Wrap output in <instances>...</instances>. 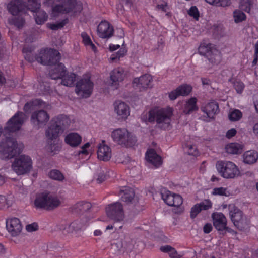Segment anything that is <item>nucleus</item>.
I'll return each instance as SVG.
<instances>
[{
  "instance_id": "nucleus-14",
  "label": "nucleus",
  "mask_w": 258,
  "mask_h": 258,
  "mask_svg": "<svg viewBox=\"0 0 258 258\" xmlns=\"http://www.w3.org/2000/svg\"><path fill=\"white\" fill-rule=\"evenodd\" d=\"M30 5L29 3L26 5L25 2L22 0H12L7 5V10L13 16L17 15L19 13L22 12L25 10H30L28 8Z\"/></svg>"
},
{
  "instance_id": "nucleus-29",
  "label": "nucleus",
  "mask_w": 258,
  "mask_h": 258,
  "mask_svg": "<svg viewBox=\"0 0 258 258\" xmlns=\"http://www.w3.org/2000/svg\"><path fill=\"white\" fill-rule=\"evenodd\" d=\"M243 159L245 164H252L257 161L258 153L254 150L247 151L243 154Z\"/></svg>"
},
{
  "instance_id": "nucleus-2",
  "label": "nucleus",
  "mask_w": 258,
  "mask_h": 258,
  "mask_svg": "<svg viewBox=\"0 0 258 258\" xmlns=\"http://www.w3.org/2000/svg\"><path fill=\"white\" fill-rule=\"evenodd\" d=\"M173 115V109L171 107L160 108L156 107L148 112H143L141 116L143 122H156L158 127L166 130L171 126V117Z\"/></svg>"
},
{
  "instance_id": "nucleus-44",
  "label": "nucleus",
  "mask_w": 258,
  "mask_h": 258,
  "mask_svg": "<svg viewBox=\"0 0 258 258\" xmlns=\"http://www.w3.org/2000/svg\"><path fill=\"white\" fill-rule=\"evenodd\" d=\"M48 176L50 178L59 181H62L64 178L61 172L56 169L51 170L48 173Z\"/></svg>"
},
{
  "instance_id": "nucleus-10",
  "label": "nucleus",
  "mask_w": 258,
  "mask_h": 258,
  "mask_svg": "<svg viewBox=\"0 0 258 258\" xmlns=\"http://www.w3.org/2000/svg\"><path fill=\"white\" fill-rule=\"evenodd\" d=\"M114 141L125 147H131L136 142L134 136L126 129H117L114 131Z\"/></svg>"
},
{
  "instance_id": "nucleus-39",
  "label": "nucleus",
  "mask_w": 258,
  "mask_h": 258,
  "mask_svg": "<svg viewBox=\"0 0 258 258\" xmlns=\"http://www.w3.org/2000/svg\"><path fill=\"white\" fill-rule=\"evenodd\" d=\"M44 104L45 103L42 100L36 99L26 103L24 106V110L27 113L31 110H33L34 109L33 106H39L41 107H43Z\"/></svg>"
},
{
  "instance_id": "nucleus-55",
  "label": "nucleus",
  "mask_w": 258,
  "mask_h": 258,
  "mask_svg": "<svg viewBox=\"0 0 258 258\" xmlns=\"http://www.w3.org/2000/svg\"><path fill=\"white\" fill-rule=\"evenodd\" d=\"M169 256L171 258H180L183 256V254L178 253L176 250L174 248L172 247L171 249L168 253Z\"/></svg>"
},
{
  "instance_id": "nucleus-60",
  "label": "nucleus",
  "mask_w": 258,
  "mask_h": 258,
  "mask_svg": "<svg viewBox=\"0 0 258 258\" xmlns=\"http://www.w3.org/2000/svg\"><path fill=\"white\" fill-rule=\"evenodd\" d=\"M106 212L107 216L110 219L113 218V204L108 205L106 208Z\"/></svg>"
},
{
  "instance_id": "nucleus-52",
  "label": "nucleus",
  "mask_w": 258,
  "mask_h": 258,
  "mask_svg": "<svg viewBox=\"0 0 258 258\" xmlns=\"http://www.w3.org/2000/svg\"><path fill=\"white\" fill-rule=\"evenodd\" d=\"M202 211L200 206L198 204L195 205L190 210V217L194 219L196 217L199 213Z\"/></svg>"
},
{
  "instance_id": "nucleus-61",
  "label": "nucleus",
  "mask_w": 258,
  "mask_h": 258,
  "mask_svg": "<svg viewBox=\"0 0 258 258\" xmlns=\"http://www.w3.org/2000/svg\"><path fill=\"white\" fill-rule=\"evenodd\" d=\"M180 95L179 94L177 88L169 93V97L171 100H172L176 99Z\"/></svg>"
},
{
  "instance_id": "nucleus-17",
  "label": "nucleus",
  "mask_w": 258,
  "mask_h": 258,
  "mask_svg": "<svg viewBox=\"0 0 258 258\" xmlns=\"http://www.w3.org/2000/svg\"><path fill=\"white\" fill-rule=\"evenodd\" d=\"M97 34L102 38L108 39L113 36V27L106 21H101L97 27Z\"/></svg>"
},
{
  "instance_id": "nucleus-36",
  "label": "nucleus",
  "mask_w": 258,
  "mask_h": 258,
  "mask_svg": "<svg viewBox=\"0 0 258 258\" xmlns=\"http://www.w3.org/2000/svg\"><path fill=\"white\" fill-rule=\"evenodd\" d=\"M242 146L238 143H231L227 144L225 147L226 152L231 154H237L241 151Z\"/></svg>"
},
{
  "instance_id": "nucleus-56",
  "label": "nucleus",
  "mask_w": 258,
  "mask_h": 258,
  "mask_svg": "<svg viewBox=\"0 0 258 258\" xmlns=\"http://www.w3.org/2000/svg\"><path fill=\"white\" fill-rule=\"evenodd\" d=\"M230 0H217L215 6L225 7L230 6Z\"/></svg>"
},
{
  "instance_id": "nucleus-64",
  "label": "nucleus",
  "mask_w": 258,
  "mask_h": 258,
  "mask_svg": "<svg viewBox=\"0 0 258 258\" xmlns=\"http://www.w3.org/2000/svg\"><path fill=\"white\" fill-rule=\"evenodd\" d=\"M172 247L170 245H166L161 246L160 249L163 252L169 253Z\"/></svg>"
},
{
  "instance_id": "nucleus-41",
  "label": "nucleus",
  "mask_w": 258,
  "mask_h": 258,
  "mask_svg": "<svg viewBox=\"0 0 258 258\" xmlns=\"http://www.w3.org/2000/svg\"><path fill=\"white\" fill-rule=\"evenodd\" d=\"M211 195L213 196L228 197L230 195V192L227 188L220 187L213 188Z\"/></svg>"
},
{
  "instance_id": "nucleus-50",
  "label": "nucleus",
  "mask_w": 258,
  "mask_h": 258,
  "mask_svg": "<svg viewBox=\"0 0 258 258\" xmlns=\"http://www.w3.org/2000/svg\"><path fill=\"white\" fill-rule=\"evenodd\" d=\"M198 204L200 206L202 211L209 210L212 207L213 205L212 202L209 199H205Z\"/></svg>"
},
{
  "instance_id": "nucleus-3",
  "label": "nucleus",
  "mask_w": 258,
  "mask_h": 258,
  "mask_svg": "<svg viewBox=\"0 0 258 258\" xmlns=\"http://www.w3.org/2000/svg\"><path fill=\"white\" fill-rule=\"evenodd\" d=\"M70 122L69 119L64 115H60L53 118L51 121L50 126L46 131V137L48 139L55 140L63 132Z\"/></svg>"
},
{
  "instance_id": "nucleus-31",
  "label": "nucleus",
  "mask_w": 258,
  "mask_h": 258,
  "mask_svg": "<svg viewBox=\"0 0 258 258\" xmlns=\"http://www.w3.org/2000/svg\"><path fill=\"white\" fill-rule=\"evenodd\" d=\"M60 79H61V84L67 87H72L74 85L76 79V75L74 73L66 72Z\"/></svg>"
},
{
  "instance_id": "nucleus-40",
  "label": "nucleus",
  "mask_w": 258,
  "mask_h": 258,
  "mask_svg": "<svg viewBox=\"0 0 258 258\" xmlns=\"http://www.w3.org/2000/svg\"><path fill=\"white\" fill-rule=\"evenodd\" d=\"M9 23L11 24L14 25L18 29H21L25 24V20L24 18L21 16L17 17H13L9 19Z\"/></svg>"
},
{
  "instance_id": "nucleus-38",
  "label": "nucleus",
  "mask_w": 258,
  "mask_h": 258,
  "mask_svg": "<svg viewBox=\"0 0 258 258\" xmlns=\"http://www.w3.org/2000/svg\"><path fill=\"white\" fill-rule=\"evenodd\" d=\"M91 204L89 202H80L73 206V209L77 213L86 212L91 208Z\"/></svg>"
},
{
  "instance_id": "nucleus-1",
  "label": "nucleus",
  "mask_w": 258,
  "mask_h": 258,
  "mask_svg": "<svg viewBox=\"0 0 258 258\" xmlns=\"http://www.w3.org/2000/svg\"><path fill=\"white\" fill-rule=\"evenodd\" d=\"M25 114L18 112L7 122V126L3 129L5 138L0 142V153L5 158L10 159L19 155L22 151L23 145L18 143L16 139L11 137V133L20 129L24 123Z\"/></svg>"
},
{
  "instance_id": "nucleus-13",
  "label": "nucleus",
  "mask_w": 258,
  "mask_h": 258,
  "mask_svg": "<svg viewBox=\"0 0 258 258\" xmlns=\"http://www.w3.org/2000/svg\"><path fill=\"white\" fill-rule=\"evenodd\" d=\"M49 118L50 117L47 112L43 109H40L32 113L31 121L34 126L39 128L44 126L49 121Z\"/></svg>"
},
{
  "instance_id": "nucleus-47",
  "label": "nucleus",
  "mask_w": 258,
  "mask_h": 258,
  "mask_svg": "<svg viewBox=\"0 0 258 258\" xmlns=\"http://www.w3.org/2000/svg\"><path fill=\"white\" fill-rule=\"evenodd\" d=\"M94 178L96 179L98 183H101L107 179V175L104 173V171L100 167L97 169V173Z\"/></svg>"
},
{
  "instance_id": "nucleus-4",
  "label": "nucleus",
  "mask_w": 258,
  "mask_h": 258,
  "mask_svg": "<svg viewBox=\"0 0 258 258\" xmlns=\"http://www.w3.org/2000/svg\"><path fill=\"white\" fill-rule=\"evenodd\" d=\"M61 203L58 198L54 195L45 191L38 195L35 200L34 204L37 208L52 210L58 207Z\"/></svg>"
},
{
  "instance_id": "nucleus-26",
  "label": "nucleus",
  "mask_w": 258,
  "mask_h": 258,
  "mask_svg": "<svg viewBox=\"0 0 258 258\" xmlns=\"http://www.w3.org/2000/svg\"><path fill=\"white\" fill-rule=\"evenodd\" d=\"M97 153L98 159L104 161H108L112 155L111 149L105 145H100L98 147Z\"/></svg>"
},
{
  "instance_id": "nucleus-35",
  "label": "nucleus",
  "mask_w": 258,
  "mask_h": 258,
  "mask_svg": "<svg viewBox=\"0 0 258 258\" xmlns=\"http://www.w3.org/2000/svg\"><path fill=\"white\" fill-rule=\"evenodd\" d=\"M126 76V74L122 68L114 70V86L122 82Z\"/></svg>"
},
{
  "instance_id": "nucleus-45",
  "label": "nucleus",
  "mask_w": 258,
  "mask_h": 258,
  "mask_svg": "<svg viewBox=\"0 0 258 258\" xmlns=\"http://www.w3.org/2000/svg\"><path fill=\"white\" fill-rule=\"evenodd\" d=\"M253 5L252 0H240V8L246 12L249 13Z\"/></svg>"
},
{
  "instance_id": "nucleus-59",
  "label": "nucleus",
  "mask_w": 258,
  "mask_h": 258,
  "mask_svg": "<svg viewBox=\"0 0 258 258\" xmlns=\"http://www.w3.org/2000/svg\"><path fill=\"white\" fill-rule=\"evenodd\" d=\"M7 208L8 206L7 205L6 197L0 195V209H5Z\"/></svg>"
},
{
  "instance_id": "nucleus-27",
  "label": "nucleus",
  "mask_w": 258,
  "mask_h": 258,
  "mask_svg": "<svg viewBox=\"0 0 258 258\" xmlns=\"http://www.w3.org/2000/svg\"><path fill=\"white\" fill-rule=\"evenodd\" d=\"M184 152L189 155L197 157L200 155V152L196 145L191 140L187 141L183 146Z\"/></svg>"
},
{
  "instance_id": "nucleus-20",
  "label": "nucleus",
  "mask_w": 258,
  "mask_h": 258,
  "mask_svg": "<svg viewBox=\"0 0 258 258\" xmlns=\"http://www.w3.org/2000/svg\"><path fill=\"white\" fill-rule=\"evenodd\" d=\"M90 219L87 217H83L80 220H76L68 226L67 233H77L83 230L87 225Z\"/></svg>"
},
{
  "instance_id": "nucleus-8",
  "label": "nucleus",
  "mask_w": 258,
  "mask_h": 258,
  "mask_svg": "<svg viewBox=\"0 0 258 258\" xmlns=\"http://www.w3.org/2000/svg\"><path fill=\"white\" fill-rule=\"evenodd\" d=\"M198 53L206 56L212 63H216L219 61V52L215 46L209 43H201L198 49Z\"/></svg>"
},
{
  "instance_id": "nucleus-30",
  "label": "nucleus",
  "mask_w": 258,
  "mask_h": 258,
  "mask_svg": "<svg viewBox=\"0 0 258 258\" xmlns=\"http://www.w3.org/2000/svg\"><path fill=\"white\" fill-rule=\"evenodd\" d=\"M197 99L196 97H191L187 100L184 104L183 112L185 114H189L191 112L198 110L197 105Z\"/></svg>"
},
{
  "instance_id": "nucleus-25",
  "label": "nucleus",
  "mask_w": 258,
  "mask_h": 258,
  "mask_svg": "<svg viewBox=\"0 0 258 258\" xmlns=\"http://www.w3.org/2000/svg\"><path fill=\"white\" fill-rule=\"evenodd\" d=\"M118 195L122 201L126 203L131 202L135 196L134 190L128 186L119 187Z\"/></svg>"
},
{
  "instance_id": "nucleus-54",
  "label": "nucleus",
  "mask_w": 258,
  "mask_h": 258,
  "mask_svg": "<svg viewBox=\"0 0 258 258\" xmlns=\"http://www.w3.org/2000/svg\"><path fill=\"white\" fill-rule=\"evenodd\" d=\"M188 14L193 17L196 20H198L199 13L198 9L196 6H192L188 12Z\"/></svg>"
},
{
  "instance_id": "nucleus-7",
  "label": "nucleus",
  "mask_w": 258,
  "mask_h": 258,
  "mask_svg": "<svg viewBox=\"0 0 258 258\" xmlns=\"http://www.w3.org/2000/svg\"><path fill=\"white\" fill-rule=\"evenodd\" d=\"M32 160L29 156L21 155L15 159L12 168L17 175H23L30 171L32 167Z\"/></svg>"
},
{
  "instance_id": "nucleus-58",
  "label": "nucleus",
  "mask_w": 258,
  "mask_h": 258,
  "mask_svg": "<svg viewBox=\"0 0 258 258\" xmlns=\"http://www.w3.org/2000/svg\"><path fill=\"white\" fill-rule=\"evenodd\" d=\"M81 37L83 39V42L85 45H88L91 43V40L88 35L85 32L81 33Z\"/></svg>"
},
{
  "instance_id": "nucleus-18",
  "label": "nucleus",
  "mask_w": 258,
  "mask_h": 258,
  "mask_svg": "<svg viewBox=\"0 0 258 258\" xmlns=\"http://www.w3.org/2000/svg\"><path fill=\"white\" fill-rule=\"evenodd\" d=\"M6 228L12 236H16L21 232L22 226L19 219L13 218L7 220Z\"/></svg>"
},
{
  "instance_id": "nucleus-42",
  "label": "nucleus",
  "mask_w": 258,
  "mask_h": 258,
  "mask_svg": "<svg viewBox=\"0 0 258 258\" xmlns=\"http://www.w3.org/2000/svg\"><path fill=\"white\" fill-rule=\"evenodd\" d=\"M233 16L234 22L238 23L242 22L246 19L245 14L239 10H235L233 12Z\"/></svg>"
},
{
  "instance_id": "nucleus-24",
  "label": "nucleus",
  "mask_w": 258,
  "mask_h": 258,
  "mask_svg": "<svg viewBox=\"0 0 258 258\" xmlns=\"http://www.w3.org/2000/svg\"><path fill=\"white\" fill-rule=\"evenodd\" d=\"M124 218V212L122 205L119 202L114 204V224L119 223V228L122 227V221Z\"/></svg>"
},
{
  "instance_id": "nucleus-22",
  "label": "nucleus",
  "mask_w": 258,
  "mask_h": 258,
  "mask_svg": "<svg viewBox=\"0 0 258 258\" xmlns=\"http://www.w3.org/2000/svg\"><path fill=\"white\" fill-rule=\"evenodd\" d=\"M114 110L116 113L119 119L125 120L130 115V111L129 106L123 102H116Z\"/></svg>"
},
{
  "instance_id": "nucleus-23",
  "label": "nucleus",
  "mask_w": 258,
  "mask_h": 258,
  "mask_svg": "<svg viewBox=\"0 0 258 258\" xmlns=\"http://www.w3.org/2000/svg\"><path fill=\"white\" fill-rule=\"evenodd\" d=\"M66 72L67 69L64 65L59 62L56 64L51 66L49 71V75L52 79L56 80L62 77Z\"/></svg>"
},
{
  "instance_id": "nucleus-11",
  "label": "nucleus",
  "mask_w": 258,
  "mask_h": 258,
  "mask_svg": "<svg viewBox=\"0 0 258 258\" xmlns=\"http://www.w3.org/2000/svg\"><path fill=\"white\" fill-rule=\"evenodd\" d=\"M93 86L90 77L85 76L76 83L75 91L78 95L86 98L91 95Z\"/></svg>"
},
{
  "instance_id": "nucleus-43",
  "label": "nucleus",
  "mask_w": 258,
  "mask_h": 258,
  "mask_svg": "<svg viewBox=\"0 0 258 258\" xmlns=\"http://www.w3.org/2000/svg\"><path fill=\"white\" fill-rule=\"evenodd\" d=\"M177 89L180 96H186L191 91L192 87L190 85L183 84L179 86Z\"/></svg>"
},
{
  "instance_id": "nucleus-63",
  "label": "nucleus",
  "mask_w": 258,
  "mask_h": 258,
  "mask_svg": "<svg viewBox=\"0 0 258 258\" xmlns=\"http://www.w3.org/2000/svg\"><path fill=\"white\" fill-rule=\"evenodd\" d=\"M90 146L89 143H86L84 146L81 147V149L78 151V154H87L88 151L86 150L87 148Z\"/></svg>"
},
{
  "instance_id": "nucleus-21",
  "label": "nucleus",
  "mask_w": 258,
  "mask_h": 258,
  "mask_svg": "<svg viewBox=\"0 0 258 258\" xmlns=\"http://www.w3.org/2000/svg\"><path fill=\"white\" fill-rule=\"evenodd\" d=\"M146 161L154 168H158L162 164V158L153 149L147 150L146 156Z\"/></svg>"
},
{
  "instance_id": "nucleus-48",
  "label": "nucleus",
  "mask_w": 258,
  "mask_h": 258,
  "mask_svg": "<svg viewBox=\"0 0 258 258\" xmlns=\"http://www.w3.org/2000/svg\"><path fill=\"white\" fill-rule=\"evenodd\" d=\"M242 116V112L238 109H234L231 111L228 117L229 119L232 121H238L241 118Z\"/></svg>"
},
{
  "instance_id": "nucleus-37",
  "label": "nucleus",
  "mask_w": 258,
  "mask_h": 258,
  "mask_svg": "<svg viewBox=\"0 0 258 258\" xmlns=\"http://www.w3.org/2000/svg\"><path fill=\"white\" fill-rule=\"evenodd\" d=\"M50 55L51 56L48 59L49 60L48 66H52L59 63L60 59V54L57 50L50 49Z\"/></svg>"
},
{
  "instance_id": "nucleus-49",
  "label": "nucleus",
  "mask_w": 258,
  "mask_h": 258,
  "mask_svg": "<svg viewBox=\"0 0 258 258\" xmlns=\"http://www.w3.org/2000/svg\"><path fill=\"white\" fill-rule=\"evenodd\" d=\"M124 41L122 40V43L120 49L114 53V60L117 59L119 60L120 58L123 57L127 53V49L124 46Z\"/></svg>"
},
{
  "instance_id": "nucleus-46",
  "label": "nucleus",
  "mask_w": 258,
  "mask_h": 258,
  "mask_svg": "<svg viewBox=\"0 0 258 258\" xmlns=\"http://www.w3.org/2000/svg\"><path fill=\"white\" fill-rule=\"evenodd\" d=\"M229 81L233 85L237 93L241 94L243 92L244 88V85L242 82L234 79H230Z\"/></svg>"
},
{
  "instance_id": "nucleus-34",
  "label": "nucleus",
  "mask_w": 258,
  "mask_h": 258,
  "mask_svg": "<svg viewBox=\"0 0 258 258\" xmlns=\"http://www.w3.org/2000/svg\"><path fill=\"white\" fill-rule=\"evenodd\" d=\"M46 150L48 152L54 155L60 151V146L56 140L48 139Z\"/></svg>"
},
{
  "instance_id": "nucleus-12",
  "label": "nucleus",
  "mask_w": 258,
  "mask_h": 258,
  "mask_svg": "<svg viewBox=\"0 0 258 258\" xmlns=\"http://www.w3.org/2000/svg\"><path fill=\"white\" fill-rule=\"evenodd\" d=\"M81 9L80 5H77L76 0H61L59 4L56 5L52 8L54 13L67 14L71 12L75 6Z\"/></svg>"
},
{
  "instance_id": "nucleus-28",
  "label": "nucleus",
  "mask_w": 258,
  "mask_h": 258,
  "mask_svg": "<svg viewBox=\"0 0 258 258\" xmlns=\"http://www.w3.org/2000/svg\"><path fill=\"white\" fill-rule=\"evenodd\" d=\"M82 138L77 133L69 134L65 138V142L72 147L78 146L81 142Z\"/></svg>"
},
{
  "instance_id": "nucleus-9",
  "label": "nucleus",
  "mask_w": 258,
  "mask_h": 258,
  "mask_svg": "<svg viewBox=\"0 0 258 258\" xmlns=\"http://www.w3.org/2000/svg\"><path fill=\"white\" fill-rule=\"evenodd\" d=\"M162 197L167 205L177 207L176 209H174L175 213L181 214L183 212L184 209L183 207L181 206L183 199L179 195L167 190L162 193Z\"/></svg>"
},
{
  "instance_id": "nucleus-33",
  "label": "nucleus",
  "mask_w": 258,
  "mask_h": 258,
  "mask_svg": "<svg viewBox=\"0 0 258 258\" xmlns=\"http://www.w3.org/2000/svg\"><path fill=\"white\" fill-rule=\"evenodd\" d=\"M39 8L40 7L33 12H35L34 18L36 23L38 25H42L47 21L48 15L43 10H39L37 11Z\"/></svg>"
},
{
  "instance_id": "nucleus-51",
  "label": "nucleus",
  "mask_w": 258,
  "mask_h": 258,
  "mask_svg": "<svg viewBox=\"0 0 258 258\" xmlns=\"http://www.w3.org/2000/svg\"><path fill=\"white\" fill-rule=\"evenodd\" d=\"M68 23V19L66 18L60 22H57L55 24L50 25V28L52 30H56L62 28L66 24Z\"/></svg>"
},
{
  "instance_id": "nucleus-32",
  "label": "nucleus",
  "mask_w": 258,
  "mask_h": 258,
  "mask_svg": "<svg viewBox=\"0 0 258 258\" xmlns=\"http://www.w3.org/2000/svg\"><path fill=\"white\" fill-rule=\"evenodd\" d=\"M50 56V49L41 50L39 54L36 56L35 59L42 64L47 65L49 63L48 59Z\"/></svg>"
},
{
  "instance_id": "nucleus-16",
  "label": "nucleus",
  "mask_w": 258,
  "mask_h": 258,
  "mask_svg": "<svg viewBox=\"0 0 258 258\" xmlns=\"http://www.w3.org/2000/svg\"><path fill=\"white\" fill-rule=\"evenodd\" d=\"M152 76L148 74H145L140 77L134 79L132 84L134 87H136L140 90H144L152 87Z\"/></svg>"
},
{
  "instance_id": "nucleus-62",
  "label": "nucleus",
  "mask_w": 258,
  "mask_h": 258,
  "mask_svg": "<svg viewBox=\"0 0 258 258\" xmlns=\"http://www.w3.org/2000/svg\"><path fill=\"white\" fill-rule=\"evenodd\" d=\"M213 227L211 223H206L203 227V231L205 233H209L212 230Z\"/></svg>"
},
{
  "instance_id": "nucleus-57",
  "label": "nucleus",
  "mask_w": 258,
  "mask_h": 258,
  "mask_svg": "<svg viewBox=\"0 0 258 258\" xmlns=\"http://www.w3.org/2000/svg\"><path fill=\"white\" fill-rule=\"evenodd\" d=\"M38 229V225L37 223L34 222L32 224H28L26 226V229L28 232H33L37 230Z\"/></svg>"
},
{
  "instance_id": "nucleus-15",
  "label": "nucleus",
  "mask_w": 258,
  "mask_h": 258,
  "mask_svg": "<svg viewBox=\"0 0 258 258\" xmlns=\"http://www.w3.org/2000/svg\"><path fill=\"white\" fill-rule=\"evenodd\" d=\"M201 109L206 115L204 120L209 121L213 119L215 115L219 112V106L216 102L211 101L202 105Z\"/></svg>"
},
{
  "instance_id": "nucleus-53",
  "label": "nucleus",
  "mask_w": 258,
  "mask_h": 258,
  "mask_svg": "<svg viewBox=\"0 0 258 258\" xmlns=\"http://www.w3.org/2000/svg\"><path fill=\"white\" fill-rule=\"evenodd\" d=\"M28 1L30 4L28 8L32 11H35L40 6V0H28Z\"/></svg>"
},
{
  "instance_id": "nucleus-5",
  "label": "nucleus",
  "mask_w": 258,
  "mask_h": 258,
  "mask_svg": "<svg viewBox=\"0 0 258 258\" xmlns=\"http://www.w3.org/2000/svg\"><path fill=\"white\" fill-rule=\"evenodd\" d=\"M216 168L221 176L225 179H233L241 175L238 167L229 161H218L216 164Z\"/></svg>"
},
{
  "instance_id": "nucleus-19",
  "label": "nucleus",
  "mask_w": 258,
  "mask_h": 258,
  "mask_svg": "<svg viewBox=\"0 0 258 258\" xmlns=\"http://www.w3.org/2000/svg\"><path fill=\"white\" fill-rule=\"evenodd\" d=\"M211 217L215 228L218 231H223L227 224V220L225 215L220 212H214Z\"/></svg>"
},
{
  "instance_id": "nucleus-6",
  "label": "nucleus",
  "mask_w": 258,
  "mask_h": 258,
  "mask_svg": "<svg viewBox=\"0 0 258 258\" xmlns=\"http://www.w3.org/2000/svg\"><path fill=\"white\" fill-rule=\"evenodd\" d=\"M221 209L229 212L231 221L238 228L242 229L248 224L246 218L243 216L242 212L234 204H223L221 205Z\"/></svg>"
}]
</instances>
